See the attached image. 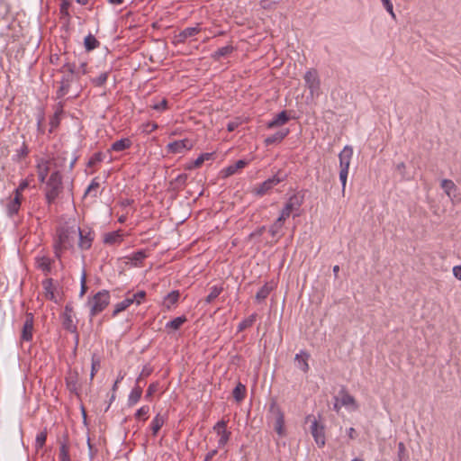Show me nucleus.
<instances>
[{
  "label": "nucleus",
  "instance_id": "f257e3e1",
  "mask_svg": "<svg viewBox=\"0 0 461 461\" xmlns=\"http://www.w3.org/2000/svg\"><path fill=\"white\" fill-rule=\"evenodd\" d=\"M77 238V230L60 228L58 230L57 240L54 249L57 257L60 256L61 251L72 248Z\"/></svg>",
  "mask_w": 461,
  "mask_h": 461
},
{
  "label": "nucleus",
  "instance_id": "f03ea898",
  "mask_svg": "<svg viewBox=\"0 0 461 461\" xmlns=\"http://www.w3.org/2000/svg\"><path fill=\"white\" fill-rule=\"evenodd\" d=\"M45 196L49 203H53L63 190L62 176L59 171H54L46 181Z\"/></svg>",
  "mask_w": 461,
  "mask_h": 461
},
{
  "label": "nucleus",
  "instance_id": "7ed1b4c3",
  "mask_svg": "<svg viewBox=\"0 0 461 461\" xmlns=\"http://www.w3.org/2000/svg\"><path fill=\"white\" fill-rule=\"evenodd\" d=\"M353 156V149L350 146H345L341 152L339 154V180L342 185V193H345L348 169Z\"/></svg>",
  "mask_w": 461,
  "mask_h": 461
},
{
  "label": "nucleus",
  "instance_id": "20e7f679",
  "mask_svg": "<svg viewBox=\"0 0 461 461\" xmlns=\"http://www.w3.org/2000/svg\"><path fill=\"white\" fill-rule=\"evenodd\" d=\"M110 295L106 291L97 293L89 302L90 312L92 315H95L109 304Z\"/></svg>",
  "mask_w": 461,
  "mask_h": 461
},
{
  "label": "nucleus",
  "instance_id": "39448f33",
  "mask_svg": "<svg viewBox=\"0 0 461 461\" xmlns=\"http://www.w3.org/2000/svg\"><path fill=\"white\" fill-rule=\"evenodd\" d=\"M304 81L311 96L318 97L321 95V81L317 71L314 69L308 70L304 75Z\"/></svg>",
  "mask_w": 461,
  "mask_h": 461
},
{
  "label": "nucleus",
  "instance_id": "423d86ee",
  "mask_svg": "<svg viewBox=\"0 0 461 461\" xmlns=\"http://www.w3.org/2000/svg\"><path fill=\"white\" fill-rule=\"evenodd\" d=\"M303 203V196L298 194L292 195L286 202L279 216L286 220L294 213V216H298V212Z\"/></svg>",
  "mask_w": 461,
  "mask_h": 461
},
{
  "label": "nucleus",
  "instance_id": "0eeeda50",
  "mask_svg": "<svg viewBox=\"0 0 461 461\" xmlns=\"http://www.w3.org/2000/svg\"><path fill=\"white\" fill-rule=\"evenodd\" d=\"M212 429L218 436L217 448L224 447L231 435V432L227 429V422L223 420H219Z\"/></svg>",
  "mask_w": 461,
  "mask_h": 461
},
{
  "label": "nucleus",
  "instance_id": "6e6552de",
  "mask_svg": "<svg viewBox=\"0 0 461 461\" xmlns=\"http://www.w3.org/2000/svg\"><path fill=\"white\" fill-rule=\"evenodd\" d=\"M270 412L274 416V429L276 433L283 437L285 435V416L281 409L277 406V404L273 402L270 405Z\"/></svg>",
  "mask_w": 461,
  "mask_h": 461
},
{
  "label": "nucleus",
  "instance_id": "1a4fd4ad",
  "mask_svg": "<svg viewBox=\"0 0 461 461\" xmlns=\"http://www.w3.org/2000/svg\"><path fill=\"white\" fill-rule=\"evenodd\" d=\"M440 185L453 204H456L461 202V195L458 188L452 180L443 179Z\"/></svg>",
  "mask_w": 461,
  "mask_h": 461
},
{
  "label": "nucleus",
  "instance_id": "9d476101",
  "mask_svg": "<svg viewBox=\"0 0 461 461\" xmlns=\"http://www.w3.org/2000/svg\"><path fill=\"white\" fill-rule=\"evenodd\" d=\"M194 146V141L190 139H183L167 144V149L171 153L181 154L190 150Z\"/></svg>",
  "mask_w": 461,
  "mask_h": 461
},
{
  "label": "nucleus",
  "instance_id": "9b49d317",
  "mask_svg": "<svg viewBox=\"0 0 461 461\" xmlns=\"http://www.w3.org/2000/svg\"><path fill=\"white\" fill-rule=\"evenodd\" d=\"M285 180V176H280L279 174L267 179L262 184L258 185V187L256 188L255 193L258 195H264L266 194L269 190H271L274 186L281 183Z\"/></svg>",
  "mask_w": 461,
  "mask_h": 461
},
{
  "label": "nucleus",
  "instance_id": "f8f14e48",
  "mask_svg": "<svg viewBox=\"0 0 461 461\" xmlns=\"http://www.w3.org/2000/svg\"><path fill=\"white\" fill-rule=\"evenodd\" d=\"M340 405L345 407L348 411H355L358 409V404L356 399L349 394L346 390L341 389L338 393Z\"/></svg>",
  "mask_w": 461,
  "mask_h": 461
},
{
  "label": "nucleus",
  "instance_id": "ddd939ff",
  "mask_svg": "<svg viewBox=\"0 0 461 461\" xmlns=\"http://www.w3.org/2000/svg\"><path fill=\"white\" fill-rule=\"evenodd\" d=\"M311 433L318 447H322L325 445L324 426L321 425L316 420H313L311 425Z\"/></svg>",
  "mask_w": 461,
  "mask_h": 461
},
{
  "label": "nucleus",
  "instance_id": "4468645a",
  "mask_svg": "<svg viewBox=\"0 0 461 461\" xmlns=\"http://www.w3.org/2000/svg\"><path fill=\"white\" fill-rule=\"evenodd\" d=\"M202 31L199 25L194 27H187L181 31L178 34H176L173 38V43L179 44L185 41L186 39L194 37Z\"/></svg>",
  "mask_w": 461,
  "mask_h": 461
},
{
  "label": "nucleus",
  "instance_id": "2eb2a0df",
  "mask_svg": "<svg viewBox=\"0 0 461 461\" xmlns=\"http://www.w3.org/2000/svg\"><path fill=\"white\" fill-rule=\"evenodd\" d=\"M144 299V292L140 291L135 294H133L132 298H127L124 301L119 303L113 311V314H117L118 312L125 310L130 304L133 303L136 301V303L139 305L141 300Z\"/></svg>",
  "mask_w": 461,
  "mask_h": 461
},
{
  "label": "nucleus",
  "instance_id": "dca6fc26",
  "mask_svg": "<svg viewBox=\"0 0 461 461\" xmlns=\"http://www.w3.org/2000/svg\"><path fill=\"white\" fill-rule=\"evenodd\" d=\"M167 101L164 96L151 97L146 101V105L151 110L161 113L167 109Z\"/></svg>",
  "mask_w": 461,
  "mask_h": 461
},
{
  "label": "nucleus",
  "instance_id": "f3484780",
  "mask_svg": "<svg viewBox=\"0 0 461 461\" xmlns=\"http://www.w3.org/2000/svg\"><path fill=\"white\" fill-rule=\"evenodd\" d=\"M33 331V316L32 313L26 315V320L23 323L22 330V339L24 341H30L32 339Z\"/></svg>",
  "mask_w": 461,
  "mask_h": 461
},
{
  "label": "nucleus",
  "instance_id": "a211bd4d",
  "mask_svg": "<svg viewBox=\"0 0 461 461\" xmlns=\"http://www.w3.org/2000/svg\"><path fill=\"white\" fill-rule=\"evenodd\" d=\"M79 235L78 246L81 249H88L94 240V234L92 231L81 230L79 228L77 230V233Z\"/></svg>",
  "mask_w": 461,
  "mask_h": 461
},
{
  "label": "nucleus",
  "instance_id": "6ab92c4d",
  "mask_svg": "<svg viewBox=\"0 0 461 461\" xmlns=\"http://www.w3.org/2000/svg\"><path fill=\"white\" fill-rule=\"evenodd\" d=\"M249 164V161L245 159H240L236 161L234 164H231L221 171V174L223 177L230 176L236 174L239 170L244 168Z\"/></svg>",
  "mask_w": 461,
  "mask_h": 461
},
{
  "label": "nucleus",
  "instance_id": "aec40b11",
  "mask_svg": "<svg viewBox=\"0 0 461 461\" xmlns=\"http://www.w3.org/2000/svg\"><path fill=\"white\" fill-rule=\"evenodd\" d=\"M51 166V160L43 159L38 161L37 164V174L40 181L41 183H44L46 180V177L50 170Z\"/></svg>",
  "mask_w": 461,
  "mask_h": 461
},
{
  "label": "nucleus",
  "instance_id": "412c9836",
  "mask_svg": "<svg viewBox=\"0 0 461 461\" xmlns=\"http://www.w3.org/2000/svg\"><path fill=\"white\" fill-rule=\"evenodd\" d=\"M73 309L70 305H66L63 313V325L68 330L74 332L76 330V325L73 322Z\"/></svg>",
  "mask_w": 461,
  "mask_h": 461
},
{
  "label": "nucleus",
  "instance_id": "4be33fe9",
  "mask_svg": "<svg viewBox=\"0 0 461 461\" xmlns=\"http://www.w3.org/2000/svg\"><path fill=\"white\" fill-rule=\"evenodd\" d=\"M6 154H9L12 150L16 152L18 158L23 157L27 154V149L24 141H20L18 139L8 145L6 148Z\"/></svg>",
  "mask_w": 461,
  "mask_h": 461
},
{
  "label": "nucleus",
  "instance_id": "5701e85b",
  "mask_svg": "<svg viewBox=\"0 0 461 461\" xmlns=\"http://www.w3.org/2000/svg\"><path fill=\"white\" fill-rule=\"evenodd\" d=\"M310 355L306 351L301 350L299 353L295 355L294 361L296 366L303 371L304 373L308 372L309 370V360Z\"/></svg>",
  "mask_w": 461,
  "mask_h": 461
},
{
  "label": "nucleus",
  "instance_id": "b1692460",
  "mask_svg": "<svg viewBox=\"0 0 461 461\" xmlns=\"http://www.w3.org/2000/svg\"><path fill=\"white\" fill-rule=\"evenodd\" d=\"M42 287L45 298L50 301H56V286L53 284V280L51 278L45 279L42 282Z\"/></svg>",
  "mask_w": 461,
  "mask_h": 461
},
{
  "label": "nucleus",
  "instance_id": "393cba45",
  "mask_svg": "<svg viewBox=\"0 0 461 461\" xmlns=\"http://www.w3.org/2000/svg\"><path fill=\"white\" fill-rule=\"evenodd\" d=\"M289 134L288 129H282L273 135L268 136L265 139L267 146L280 143Z\"/></svg>",
  "mask_w": 461,
  "mask_h": 461
},
{
  "label": "nucleus",
  "instance_id": "a878e982",
  "mask_svg": "<svg viewBox=\"0 0 461 461\" xmlns=\"http://www.w3.org/2000/svg\"><path fill=\"white\" fill-rule=\"evenodd\" d=\"M123 234L121 230L111 231L104 235V242L107 245H115L122 241Z\"/></svg>",
  "mask_w": 461,
  "mask_h": 461
},
{
  "label": "nucleus",
  "instance_id": "bb28decb",
  "mask_svg": "<svg viewBox=\"0 0 461 461\" xmlns=\"http://www.w3.org/2000/svg\"><path fill=\"white\" fill-rule=\"evenodd\" d=\"M289 121V117L285 111H282L276 116H275L270 122H267V126L268 129H272L277 126H282Z\"/></svg>",
  "mask_w": 461,
  "mask_h": 461
},
{
  "label": "nucleus",
  "instance_id": "cd10ccee",
  "mask_svg": "<svg viewBox=\"0 0 461 461\" xmlns=\"http://www.w3.org/2000/svg\"><path fill=\"white\" fill-rule=\"evenodd\" d=\"M51 259L45 256L36 258V267L41 269L46 275L50 272L51 269Z\"/></svg>",
  "mask_w": 461,
  "mask_h": 461
},
{
  "label": "nucleus",
  "instance_id": "c85d7f7f",
  "mask_svg": "<svg viewBox=\"0 0 461 461\" xmlns=\"http://www.w3.org/2000/svg\"><path fill=\"white\" fill-rule=\"evenodd\" d=\"M21 206V194L19 193V189L15 191V196L10 203L7 204L8 212L10 215L16 213Z\"/></svg>",
  "mask_w": 461,
  "mask_h": 461
},
{
  "label": "nucleus",
  "instance_id": "c756f323",
  "mask_svg": "<svg viewBox=\"0 0 461 461\" xmlns=\"http://www.w3.org/2000/svg\"><path fill=\"white\" fill-rule=\"evenodd\" d=\"M234 50V47L230 44L226 45L218 49L215 52L212 54V58L215 60H219L221 58L229 56Z\"/></svg>",
  "mask_w": 461,
  "mask_h": 461
},
{
  "label": "nucleus",
  "instance_id": "7c9ffc66",
  "mask_svg": "<svg viewBox=\"0 0 461 461\" xmlns=\"http://www.w3.org/2000/svg\"><path fill=\"white\" fill-rule=\"evenodd\" d=\"M166 418L163 415L158 414L150 423V429L152 434L155 436L158 434L163 424L165 423Z\"/></svg>",
  "mask_w": 461,
  "mask_h": 461
},
{
  "label": "nucleus",
  "instance_id": "2f4dec72",
  "mask_svg": "<svg viewBox=\"0 0 461 461\" xmlns=\"http://www.w3.org/2000/svg\"><path fill=\"white\" fill-rule=\"evenodd\" d=\"M285 220L284 218H281V216H279L276 221L271 225V227L269 228V232L271 234L272 237H279L280 236V232H281V230L284 226V221Z\"/></svg>",
  "mask_w": 461,
  "mask_h": 461
},
{
  "label": "nucleus",
  "instance_id": "473e14b6",
  "mask_svg": "<svg viewBox=\"0 0 461 461\" xmlns=\"http://www.w3.org/2000/svg\"><path fill=\"white\" fill-rule=\"evenodd\" d=\"M186 318L185 316H179L169 321L166 324V329L171 330H177L185 322Z\"/></svg>",
  "mask_w": 461,
  "mask_h": 461
},
{
  "label": "nucleus",
  "instance_id": "72a5a7b5",
  "mask_svg": "<svg viewBox=\"0 0 461 461\" xmlns=\"http://www.w3.org/2000/svg\"><path fill=\"white\" fill-rule=\"evenodd\" d=\"M131 146V140L129 139H122L116 140L112 144L111 149L113 151H122Z\"/></svg>",
  "mask_w": 461,
  "mask_h": 461
},
{
  "label": "nucleus",
  "instance_id": "f704fd0d",
  "mask_svg": "<svg viewBox=\"0 0 461 461\" xmlns=\"http://www.w3.org/2000/svg\"><path fill=\"white\" fill-rule=\"evenodd\" d=\"M233 397L237 402H240L245 398L246 395V386L241 383H239L234 390H233Z\"/></svg>",
  "mask_w": 461,
  "mask_h": 461
},
{
  "label": "nucleus",
  "instance_id": "c9c22d12",
  "mask_svg": "<svg viewBox=\"0 0 461 461\" xmlns=\"http://www.w3.org/2000/svg\"><path fill=\"white\" fill-rule=\"evenodd\" d=\"M179 292L178 291H173L169 293L165 298H164V305L167 308H170L173 306L179 298Z\"/></svg>",
  "mask_w": 461,
  "mask_h": 461
},
{
  "label": "nucleus",
  "instance_id": "e433bc0d",
  "mask_svg": "<svg viewBox=\"0 0 461 461\" xmlns=\"http://www.w3.org/2000/svg\"><path fill=\"white\" fill-rule=\"evenodd\" d=\"M129 261L126 264H130L131 266L139 267L141 266L144 260V254L140 250L137 252L132 258H128Z\"/></svg>",
  "mask_w": 461,
  "mask_h": 461
},
{
  "label": "nucleus",
  "instance_id": "4c0bfd02",
  "mask_svg": "<svg viewBox=\"0 0 461 461\" xmlns=\"http://www.w3.org/2000/svg\"><path fill=\"white\" fill-rule=\"evenodd\" d=\"M142 389L138 386L131 393L129 396V404L133 405L139 402L141 398Z\"/></svg>",
  "mask_w": 461,
  "mask_h": 461
},
{
  "label": "nucleus",
  "instance_id": "58836bf2",
  "mask_svg": "<svg viewBox=\"0 0 461 461\" xmlns=\"http://www.w3.org/2000/svg\"><path fill=\"white\" fill-rule=\"evenodd\" d=\"M221 288L218 286H212L210 289L209 294L205 298L207 303H212L221 293Z\"/></svg>",
  "mask_w": 461,
  "mask_h": 461
},
{
  "label": "nucleus",
  "instance_id": "ea45409f",
  "mask_svg": "<svg viewBox=\"0 0 461 461\" xmlns=\"http://www.w3.org/2000/svg\"><path fill=\"white\" fill-rule=\"evenodd\" d=\"M256 318H257V314L256 313H253L251 314L249 317H248L247 319L243 320L240 324H239V327H238V330H243L250 326L253 325V323L255 322L256 321Z\"/></svg>",
  "mask_w": 461,
  "mask_h": 461
},
{
  "label": "nucleus",
  "instance_id": "a19ab883",
  "mask_svg": "<svg viewBox=\"0 0 461 461\" xmlns=\"http://www.w3.org/2000/svg\"><path fill=\"white\" fill-rule=\"evenodd\" d=\"M98 41L91 34L85 38V47L87 50H92L98 46Z\"/></svg>",
  "mask_w": 461,
  "mask_h": 461
},
{
  "label": "nucleus",
  "instance_id": "79ce46f5",
  "mask_svg": "<svg viewBox=\"0 0 461 461\" xmlns=\"http://www.w3.org/2000/svg\"><path fill=\"white\" fill-rule=\"evenodd\" d=\"M270 291H271V288L268 285H266L262 286L258 291V293L256 294V299L259 302L266 299L268 296Z\"/></svg>",
  "mask_w": 461,
  "mask_h": 461
},
{
  "label": "nucleus",
  "instance_id": "37998d69",
  "mask_svg": "<svg viewBox=\"0 0 461 461\" xmlns=\"http://www.w3.org/2000/svg\"><path fill=\"white\" fill-rule=\"evenodd\" d=\"M47 433L45 431L40 432L36 437V447L41 448L46 442Z\"/></svg>",
  "mask_w": 461,
  "mask_h": 461
},
{
  "label": "nucleus",
  "instance_id": "c03bdc74",
  "mask_svg": "<svg viewBox=\"0 0 461 461\" xmlns=\"http://www.w3.org/2000/svg\"><path fill=\"white\" fill-rule=\"evenodd\" d=\"M409 458L406 447L402 442L398 444V461L402 459Z\"/></svg>",
  "mask_w": 461,
  "mask_h": 461
},
{
  "label": "nucleus",
  "instance_id": "a18cd8bd",
  "mask_svg": "<svg viewBox=\"0 0 461 461\" xmlns=\"http://www.w3.org/2000/svg\"><path fill=\"white\" fill-rule=\"evenodd\" d=\"M59 456L61 461H69L68 448L65 444L60 446Z\"/></svg>",
  "mask_w": 461,
  "mask_h": 461
},
{
  "label": "nucleus",
  "instance_id": "49530a36",
  "mask_svg": "<svg viewBox=\"0 0 461 461\" xmlns=\"http://www.w3.org/2000/svg\"><path fill=\"white\" fill-rule=\"evenodd\" d=\"M384 7L385 8V10L390 14V15L392 16V18L395 19L396 16H395V14L393 12V4L391 2V0H381Z\"/></svg>",
  "mask_w": 461,
  "mask_h": 461
},
{
  "label": "nucleus",
  "instance_id": "de8ad7c7",
  "mask_svg": "<svg viewBox=\"0 0 461 461\" xmlns=\"http://www.w3.org/2000/svg\"><path fill=\"white\" fill-rule=\"evenodd\" d=\"M99 367H100V361L97 358H95V357H93L91 375H90L91 379L94 378L95 374L98 371Z\"/></svg>",
  "mask_w": 461,
  "mask_h": 461
},
{
  "label": "nucleus",
  "instance_id": "09e8293b",
  "mask_svg": "<svg viewBox=\"0 0 461 461\" xmlns=\"http://www.w3.org/2000/svg\"><path fill=\"white\" fill-rule=\"evenodd\" d=\"M106 80H107V73L104 72V73H101L96 78H94L93 83L95 86H102L103 84L105 83Z\"/></svg>",
  "mask_w": 461,
  "mask_h": 461
},
{
  "label": "nucleus",
  "instance_id": "8fccbe9b",
  "mask_svg": "<svg viewBox=\"0 0 461 461\" xmlns=\"http://www.w3.org/2000/svg\"><path fill=\"white\" fill-rule=\"evenodd\" d=\"M406 166L403 162L396 165V171L401 175L402 179H409L405 172Z\"/></svg>",
  "mask_w": 461,
  "mask_h": 461
},
{
  "label": "nucleus",
  "instance_id": "3c124183",
  "mask_svg": "<svg viewBox=\"0 0 461 461\" xmlns=\"http://www.w3.org/2000/svg\"><path fill=\"white\" fill-rule=\"evenodd\" d=\"M99 187V183L95 180H93L90 185L87 187L85 195L91 194L92 192H95L94 195L96 194V190Z\"/></svg>",
  "mask_w": 461,
  "mask_h": 461
},
{
  "label": "nucleus",
  "instance_id": "603ef678",
  "mask_svg": "<svg viewBox=\"0 0 461 461\" xmlns=\"http://www.w3.org/2000/svg\"><path fill=\"white\" fill-rule=\"evenodd\" d=\"M209 156V154H203L200 157H198L194 162V167H200L205 159H208Z\"/></svg>",
  "mask_w": 461,
  "mask_h": 461
},
{
  "label": "nucleus",
  "instance_id": "864d4df0",
  "mask_svg": "<svg viewBox=\"0 0 461 461\" xmlns=\"http://www.w3.org/2000/svg\"><path fill=\"white\" fill-rule=\"evenodd\" d=\"M158 384H151L149 388H148V391H147V393H146V396L148 395H153L155 394L157 392H158Z\"/></svg>",
  "mask_w": 461,
  "mask_h": 461
},
{
  "label": "nucleus",
  "instance_id": "5fc2aeb1",
  "mask_svg": "<svg viewBox=\"0 0 461 461\" xmlns=\"http://www.w3.org/2000/svg\"><path fill=\"white\" fill-rule=\"evenodd\" d=\"M453 276L457 279L461 281V266H455L452 269Z\"/></svg>",
  "mask_w": 461,
  "mask_h": 461
},
{
  "label": "nucleus",
  "instance_id": "6e6d98bb",
  "mask_svg": "<svg viewBox=\"0 0 461 461\" xmlns=\"http://www.w3.org/2000/svg\"><path fill=\"white\" fill-rule=\"evenodd\" d=\"M86 276L84 273L81 276V295H83L86 291Z\"/></svg>",
  "mask_w": 461,
  "mask_h": 461
},
{
  "label": "nucleus",
  "instance_id": "4d7b16f0",
  "mask_svg": "<svg viewBox=\"0 0 461 461\" xmlns=\"http://www.w3.org/2000/svg\"><path fill=\"white\" fill-rule=\"evenodd\" d=\"M217 452H218V448L209 451L205 456L204 461L212 460V458L217 454Z\"/></svg>",
  "mask_w": 461,
  "mask_h": 461
},
{
  "label": "nucleus",
  "instance_id": "13d9d810",
  "mask_svg": "<svg viewBox=\"0 0 461 461\" xmlns=\"http://www.w3.org/2000/svg\"><path fill=\"white\" fill-rule=\"evenodd\" d=\"M342 407V405H340V402L339 401V397L338 395L334 397V404H333V409L339 412L340 408Z\"/></svg>",
  "mask_w": 461,
  "mask_h": 461
},
{
  "label": "nucleus",
  "instance_id": "bf43d9fd",
  "mask_svg": "<svg viewBox=\"0 0 461 461\" xmlns=\"http://www.w3.org/2000/svg\"><path fill=\"white\" fill-rule=\"evenodd\" d=\"M157 127H158V125L156 123L146 122V133L148 131H154L155 129H157Z\"/></svg>",
  "mask_w": 461,
  "mask_h": 461
},
{
  "label": "nucleus",
  "instance_id": "052dcab7",
  "mask_svg": "<svg viewBox=\"0 0 461 461\" xmlns=\"http://www.w3.org/2000/svg\"><path fill=\"white\" fill-rule=\"evenodd\" d=\"M238 127V123L236 122H229L227 125V130L229 131H233Z\"/></svg>",
  "mask_w": 461,
  "mask_h": 461
},
{
  "label": "nucleus",
  "instance_id": "680f3d73",
  "mask_svg": "<svg viewBox=\"0 0 461 461\" xmlns=\"http://www.w3.org/2000/svg\"><path fill=\"white\" fill-rule=\"evenodd\" d=\"M68 5H69L68 2L64 0L63 3L61 4V12H63V13L67 12Z\"/></svg>",
  "mask_w": 461,
  "mask_h": 461
},
{
  "label": "nucleus",
  "instance_id": "e2e57ef3",
  "mask_svg": "<svg viewBox=\"0 0 461 461\" xmlns=\"http://www.w3.org/2000/svg\"><path fill=\"white\" fill-rule=\"evenodd\" d=\"M356 434V430L353 428H349L348 430V435L350 438H354Z\"/></svg>",
  "mask_w": 461,
  "mask_h": 461
},
{
  "label": "nucleus",
  "instance_id": "0e129e2a",
  "mask_svg": "<svg viewBox=\"0 0 461 461\" xmlns=\"http://www.w3.org/2000/svg\"><path fill=\"white\" fill-rule=\"evenodd\" d=\"M28 185L26 182L22 183L17 189H19V193L21 192Z\"/></svg>",
  "mask_w": 461,
  "mask_h": 461
},
{
  "label": "nucleus",
  "instance_id": "69168bd1",
  "mask_svg": "<svg viewBox=\"0 0 461 461\" xmlns=\"http://www.w3.org/2000/svg\"><path fill=\"white\" fill-rule=\"evenodd\" d=\"M332 270H333L334 275L337 276L338 273L339 271V267L338 265H336V266L333 267Z\"/></svg>",
  "mask_w": 461,
  "mask_h": 461
},
{
  "label": "nucleus",
  "instance_id": "338daca9",
  "mask_svg": "<svg viewBox=\"0 0 461 461\" xmlns=\"http://www.w3.org/2000/svg\"><path fill=\"white\" fill-rule=\"evenodd\" d=\"M109 3L113 4V5H120L122 3L123 0H108Z\"/></svg>",
  "mask_w": 461,
  "mask_h": 461
},
{
  "label": "nucleus",
  "instance_id": "774afa93",
  "mask_svg": "<svg viewBox=\"0 0 461 461\" xmlns=\"http://www.w3.org/2000/svg\"><path fill=\"white\" fill-rule=\"evenodd\" d=\"M68 385L70 388V390H75L76 389V384H73V382L68 381Z\"/></svg>",
  "mask_w": 461,
  "mask_h": 461
}]
</instances>
